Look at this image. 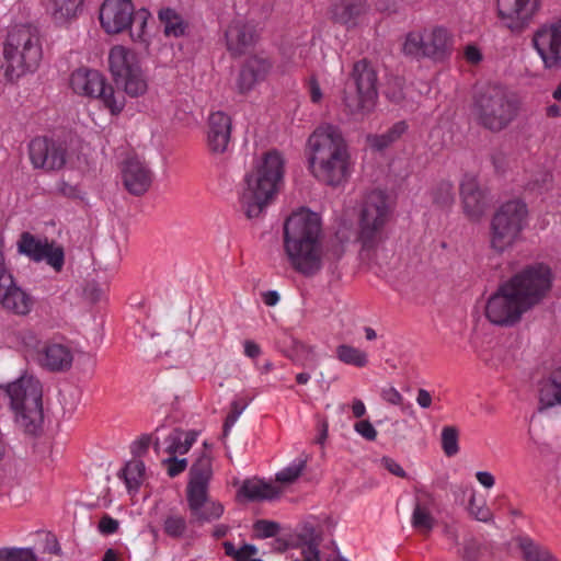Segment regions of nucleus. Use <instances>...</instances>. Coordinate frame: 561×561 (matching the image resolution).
I'll return each instance as SVG.
<instances>
[{
  "instance_id": "4",
  "label": "nucleus",
  "mask_w": 561,
  "mask_h": 561,
  "mask_svg": "<svg viewBox=\"0 0 561 561\" xmlns=\"http://www.w3.org/2000/svg\"><path fill=\"white\" fill-rule=\"evenodd\" d=\"M284 160L277 151L266 152L247 173L240 203L248 218L257 217L273 199L283 178Z\"/></svg>"
},
{
  "instance_id": "24",
  "label": "nucleus",
  "mask_w": 561,
  "mask_h": 561,
  "mask_svg": "<svg viewBox=\"0 0 561 561\" xmlns=\"http://www.w3.org/2000/svg\"><path fill=\"white\" fill-rule=\"evenodd\" d=\"M270 69L271 64L267 59L257 56L249 58L239 75L240 90H250L256 82L265 78Z\"/></svg>"
},
{
  "instance_id": "7",
  "label": "nucleus",
  "mask_w": 561,
  "mask_h": 561,
  "mask_svg": "<svg viewBox=\"0 0 561 561\" xmlns=\"http://www.w3.org/2000/svg\"><path fill=\"white\" fill-rule=\"evenodd\" d=\"M453 47V33L445 26L434 25L409 32L402 44V53L415 60L442 62L450 57Z\"/></svg>"
},
{
  "instance_id": "51",
  "label": "nucleus",
  "mask_w": 561,
  "mask_h": 561,
  "mask_svg": "<svg viewBox=\"0 0 561 561\" xmlns=\"http://www.w3.org/2000/svg\"><path fill=\"white\" fill-rule=\"evenodd\" d=\"M485 549L474 540L466 543L462 558L465 561H484Z\"/></svg>"
},
{
  "instance_id": "59",
  "label": "nucleus",
  "mask_w": 561,
  "mask_h": 561,
  "mask_svg": "<svg viewBox=\"0 0 561 561\" xmlns=\"http://www.w3.org/2000/svg\"><path fill=\"white\" fill-rule=\"evenodd\" d=\"M354 430L357 434L367 440H375L377 437V431L368 420H362L354 425Z\"/></svg>"
},
{
  "instance_id": "13",
  "label": "nucleus",
  "mask_w": 561,
  "mask_h": 561,
  "mask_svg": "<svg viewBox=\"0 0 561 561\" xmlns=\"http://www.w3.org/2000/svg\"><path fill=\"white\" fill-rule=\"evenodd\" d=\"M4 237L0 232V304L3 308L16 313L25 314L30 311L31 299L15 285L11 270L3 253Z\"/></svg>"
},
{
  "instance_id": "17",
  "label": "nucleus",
  "mask_w": 561,
  "mask_h": 561,
  "mask_svg": "<svg viewBox=\"0 0 561 561\" xmlns=\"http://www.w3.org/2000/svg\"><path fill=\"white\" fill-rule=\"evenodd\" d=\"M232 131L231 117L222 112H211L207 119L206 145L213 154H224L229 147Z\"/></svg>"
},
{
  "instance_id": "6",
  "label": "nucleus",
  "mask_w": 561,
  "mask_h": 561,
  "mask_svg": "<svg viewBox=\"0 0 561 561\" xmlns=\"http://www.w3.org/2000/svg\"><path fill=\"white\" fill-rule=\"evenodd\" d=\"M518 107L508 92L500 85H489L474 98L472 115L476 122L491 131L505 129L517 116Z\"/></svg>"
},
{
  "instance_id": "27",
  "label": "nucleus",
  "mask_w": 561,
  "mask_h": 561,
  "mask_svg": "<svg viewBox=\"0 0 561 561\" xmlns=\"http://www.w3.org/2000/svg\"><path fill=\"white\" fill-rule=\"evenodd\" d=\"M539 0H497L499 13L508 19L526 21L533 16Z\"/></svg>"
},
{
  "instance_id": "43",
  "label": "nucleus",
  "mask_w": 561,
  "mask_h": 561,
  "mask_svg": "<svg viewBox=\"0 0 561 561\" xmlns=\"http://www.w3.org/2000/svg\"><path fill=\"white\" fill-rule=\"evenodd\" d=\"M0 561H35V552L32 548L3 547Z\"/></svg>"
},
{
  "instance_id": "18",
  "label": "nucleus",
  "mask_w": 561,
  "mask_h": 561,
  "mask_svg": "<svg viewBox=\"0 0 561 561\" xmlns=\"http://www.w3.org/2000/svg\"><path fill=\"white\" fill-rule=\"evenodd\" d=\"M122 179L125 188L130 194L139 196L150 188L153 173L140 159L129 158L122 167Z\"/></svg>"
},
{
  "instance_id": "42",
  "label": "nucleus",
  "mask_w": 561,
  "mask_h": 561,
  "mask_svg": "<svg viewBox=\"0 0 561 561\" xmlns=\"http://www.w3.org/2000/svg\"><path fill=\"white\" fill-rule=\"evenodd\" d=\"M520 547L526 561H554L548 550L535 545L531 540H523Z\"/></svg>"
},
{
  "instance_id": "21",
  "label": "nucleus",
  "mask_w": 561,
  "mask_h": 561,
  "mask_svg": "<svg viewBox=\"0 0 561 561\" xmlns=\"http://www.w3.org/2000/svg\"><path fill=\"white\" fill-rule=\"evenodd\" d=\"M257 37L255 27L243 19L233 20L226 31V44L233 55L244 54Z\"/></svg>"
},
{
  "instance_id": "36",
  "label": "nucleus",
  "mask_w": 561,
  "mask_h": 561,
  "mask_svg": "<svg viewBox=\"0 0 561 561\" xmlns=\"http://www.w3.org/2000/svg\"><path fill=\"white\" fill-rule=\"evenodd\" d=\"M150 19L151 14L147 9L142 8L134 12L131 16V24L128 26L130 30V37L134 42L148 43L150 38L148 21Z\"/></svg>"
},
{
  "instance_id": "63",
  "label": "nucleus",
  "mask_w": 561,
  "mask_h": 561,
  "mask_svg": "<svg viewBox=\"0 0 561 561\" xmlns=\"http://www.w3.org/2000/svg\"><path fill=\"white\" fill-rule=\"evenodd\" d=\"M320 545H302L301 554L304 557V561H321L320 559Z\"/></svg>"
},
{
  "instance_id": "32",
  "label": "nucleus",
  "mask_w": 561,
  "mask_h": 561,
  "mask_svg": "<svg viewBox=\"0 0 561 561\" xmlns=\"http://www.w3.org/2000/svg\"><path fill=\"white\" fill-rule=\"evenodd\" d=\"M115 83L130 98L144 95L148 91L149 85L141 66L133 72L124 76V78L118 79Z\"/></svg>"
},
{
  "instance_id": "10",
  "label": "nucleus",
  "mask_w": 561,
  "mask_h": 561,
  "mask_svg": "<svg viewBox=\"0 0 561 561\" xmlns=\"http://www.w3.org/2000/svg\"><path fill=\"white\" fill-rule=\"evenodd\" d=\"M33 27L30 24L15 25L8 34L3 46L0 68L9 81H14L25 71L26 55L32 49Z\"/></svg>"
},
{
  "instance_id": "57",
  "label": "nucleus",
  "mask_w": 561,
  "mask_h": 561,
  "mask_svg": "<svg viewBox=\"0 0 561 561\" xmlns=\"http://www.w3.org/2000/svg\"><path fill=\"white\" fill-rule=\"evenodd\" d=\"M254 529L260 537L268 538L275 536L278 533L279 526L277 523L262 519L254 524Z\"/></svg>"
},
{
  "instance_id": "40",
  "label": "nucleus",
  "mask_w": 561,
  "mask_h": 561,
  "mask_svg": "<svg viewBox=\"0 0 561 561\" xmlns=\"http://www.w3.org/2000/svg\"><path fill=\"white\" fill-rule=\"evenodd\" d=\"M442 448L447 457H453L459 451V433L455 426H445L442 430Z\"/></svg>"
},
{
  "instance_id": "48",
  "label": "nucleus",
  "mask_w": 561,
  "mask_h": 561,
  "mask_svg": "<svg viewBox=\"0 0 561 561\" xmlns=\"http://www.w3.org/2000/svg\"><path fill=\"white\" fill-rule=\"evenodd\" d=\"M434 201L443 207L450 206L454 202L453 184L449 182L440 183L434 193Z\"/></svg>"
},
{
  "instance_id": "49",
  "label": "nucleus",
  "mask_w": 561,
  "mask_h": 561,
  "mask_svg": "<svg viewBox=\"0 0 561 561\" xmlns=\"http://www.w3.org/2000/svg\"><path fill=\"white\" fill-rule=\"evenodd\" d=\"M19 253L27 255L30 259L35 260V236L28 231L21 233L18 241Z\"/></svg>"
},
{
  "instance_id": "2",
  "label": "nucleus",
  "mask_w": 561,
  "mask_h": 561,
  "mask_svg": "<svg viewBox=\"0 0 561 561\" xmlns=\"http://www.w3.org/2000/svg\"><path fill=\"white\" fill-rule=\"evenodd\" d=\"M308 163L312 176L320 183L339 187L352 174V158L348 145L339 127L322 124L307 141Z\"/></svg>"
},
{
  "instance_id": "14",
  "label": "nucleus",
  "mask_w": 561,
  "mask_h": 561,
  "mask_svg": "<svg viewBox=\"0 0 561 561\" xmlns=\"http://www.w3.org/2000/svg\"><path fill=\"white\" fill-rule=\"evenodd\" d=\"M76 351L64 337L43 342L37 350V365L49 373H66L71 369Z\"/></svg>"
},
{
  "instance_id": "38",
  "label": "nucleus",
  "mask_w": 561,
  "mask_h": 561,
  "mask_svg": "<svg viewBox=\"0 0 561 561\" xmlns=\"http://www.w3.org/2000/svg\"><path fill=\"white\" fill-rule=\"evenodd\" d=\"M159 19L168 36L179 37L184 33V24L180 15L172 9H163L159 12Z\"/></svg>"
},
{
  "instance_id": "33",
  "label": "nucleus",
  "mask_w": 561,
  "mask_h": 561,
  "mask_svg": "<svg viewBox=\"0 0 561 561\" xmlns=\"http://www.w3.org/2000/svg\"><path fill=\"white\" fill-rule=\"evenodd\" d=\"M407 128L408 126L404 122H398L383 134L368 135L367 144L375 150H383L398 141L407 131Z\"/></svg>"
},
{
  "instance_id": "53",
  "label": "nucleus",
  "mask_w": 561,
  "mask_h": 561,
  "mask_svg": "<svg viewBox=\"0 0 561 561\" xmlns=\"http://www.w3.org/2000/svg\"><path fill=\"white\" fill-rule=\"evenodd\" d=\"M553 176L552 173L545 170L535 176L530 182V188L538 191L539 193L549 191L552 186Z\"/></svg>"
},
{
  "instance_id": "23",
  "label": "nucleus",
  "mask_w": 561,
  "mask_h": 561,
  "mask_svg": "<svg viewBox=\"0 0 561 561\" xmlns=\"http://www.w3.org/2000/svg\"><path fill=\"white\" fill-rule=\"evenodd\" d=\"M67 150L62 142L44 138L37 144V168L57 171L66 163Z\"/></svg>"
},
{
  "instance_id": "29",
  "label": "nucleus",
  "mask_w": 561,
  "mask_h": 561,
  "mask_svg": "<svg viewBox=\"0 0 561 561\" xmlns=\"http://www.w3.org/2000/svg\"><path fill=\"white\" fill-rule=\"evenodd\" d=\"M366 10L367 7L363 1H341L333 5L331 13L335 22L353 26L357 23V20L366 13Z\"/></svg>"
},
{
  "instance_id": "5",
  "label": "nucleus",
  "mask_w": 561,
  "mask_h": 561,
  "mask_svg": "<svg viewBox=\"0 0 561 561\" xmlns=\"http://www.w3.org/2000/svg\"><path fill=\"white\" fill-rule=\"evenodd\" d=\"M528 207L519 198L502 203L493 213L489 226V244L496 253L512 250L528 226Z\"/></svg>"
},
{
  "instance_id": "47",
  "label": "nucleus",
  "mask_w": 561,
  "mask_h": 561,
  "mask_svg": "<svg viewBox=\"0 0 561 561\" xmlns=\"http://www.w3.org/2000/svg\"><path fill=\"white\" fill-rule=\"evenodd\" d=\"M381 398L389 404L400 407L404 413H412V404L405 403L403 396L394 388L387 387L381 390Z\"/></svg>"
},
{
  "instance_id": "30",
  "label": "nucleus",
  "mask_w": 561,
  "mask_h": 561,
  "mask_svg": "<svg viewBox=\"0 0 561 561\" xmlns=\"http://www.w3.org/2000/svg\"><path fill=\"white\" fill-rule=\"evenodd\" d=\"M539 399L545 407L561 405V367L551 371L541 383Z\"/></svg>"
},
{
  "instance_id": "8",
  "label": "nucleus",
  "mask_w": 561,
  "mask_h": 561,
  "mask_svg": "<svg viewBox=\"0 0 561 561\" xmlns=\"http://www.w3.org/2000/svg\"><path fill=\"white\" fill-rule=\"evenodd\" d=\"M392 206L382 191H373L364 199L359 239L365 249H375L386 238L385 227L391 218Z\"/></svg>"
},
{
  "instance_id": "44",
  "label": "nucleus",
  "mask_w": 561,
  "mask_h": 561,
  "mask_svg": "<svg viewBox=\"0 0 561 561\" xmlns=\"http://www.w3.org/2000/svg\"><path fill=\"white\" fill-rule=\"evenodd\" d=\"M468 512L474 519L482 523H489L493 519V514L488 507L486 502L478 500L474 494L469 499Z\"/></svg>"
},
{
  "instance_id": "20",
  "label": "nucleus",
  "mask_w": 561,
  "mask_h": 561,
  "mask_svg": "<svg viewBox=\"0 0 561 561\" xmlns=\"http://www.w3.org/2000/svg\"><path fill=\"white\" fill-rule=\"evenodd\" d=\"M462 209L471 221H479L486 211L489 201L485 192L473 176H466L460 185Z\"/></svg>"
},
{
  "instance_id": "31",
  "label": "nucleus",
  "mask_w": 561,
  "mask_h": 561,
  "mask_svg": "<svg viewBox=\"0 0 561 561\" xmlns=\"http://www.w3.org/2000/svg\"><path fill=\"white\" fill-rule=\"evenodd\" d=\"M240 493L250 501H264L278 496L279 490L263 480L249 479L243 482Z\"/></svg>"
},
{
  "instance_id": "16",
  "label": "nucleus",
  "mask_w": 561,
  "mask_h": 561,
  "mask_svg": "<svg viewBox=\"0 0 561 561\" xmlns=\"http://www.w3.org/2000/svg\"><path fill=\"white\" fill-rule=\"evenodd\" d=\"M135 12L131 0H104L100 8V23L107 34H119L131 24Z\"/></svg>"
},
{
  "instance_id": "39",
  "label": "nucleus",
  "mask_w": 561,
  "mask_h": 561,
  "mask_svg": "<svg viewBox=\"0 0 561 561\" xmlns=\"http://www.w3.org/2000/svg\"><path fill=\"white\" fill-rule=\"evenodd\" d=\"M163 531L175 539L183 538L187 531V520L179 514H169L163 520Z\"/></svg>"
},
{
  "instance_id": "11",
  "label": "nucleus",
  "mask_w": 561,
  "mask_h": 561,
  "mask_svg": "<svg viewBox=\"0 0 561 561\" xmlns=\"http://www.w3.org/2000/svg\"><path fill=\"white\" fill-rule=\"evenodd\" d=\"M352 77L356 93H345L343 102L352 115L364 116L374 108L376 103L377 75L366 60H359L354 65Z\"/></svg>"
},
{
  "instance_id": "12",
  "label": "nucleus",
  "mask_w": 561,
  "mask_h": 561,
  "mask_svg": "<svg viewBox=\"0 0 561 561\" xmlns=\"http://www.w3.org/2000/svg\"><path fill=\"white\" fill-rule=\"evenodd\" d=\"M4 398L8 399L10 408L15 416V424L25 433L34 434L35 424L32 417L31 404L35 402V387L32 377H21L18 380L1 386Z\"/></svg>"
},
{
  "instance_id": "26",
  "label": "nucleus",
  "mask_w": 561,
  "mask_h": 561,
  "mask_svg": "<svg viewBox=\"0 0 561 561\" xmlns=\"http://www.w3.org/2000/svg\"><path fill=\"white\" fill-rule=\"evenodd\" d=\"M37 263L44 262L50 266L54 272L60 273L65 265L64 247L47 238L37 239Z\"/></svg>"
},
{
  "instance_id": "25",
  "label": "nucleus",
  "mask_w": 561,
  "mask_h": 561,
  "mask_svg": "<svg viewBox=\"0 0 561 561\" xmlns=\"http://www.w3.org/2000/svg\"><path fill=\"white\" fill-rule=\"evenodd\" d=\"M190 476L191 478L187 485V493L195 492L197 489L207 491L209 480L213 476L211 456L208 450H203L198 458L194 461Z\"/></svg>"
},
{
  "instance_id": "60",
  "label": "nucleus",
  "mask_w": 561,
  "mask_h": 561,
  "mask_svg": "<svg viewBox=\"0 0 561 561\" xmlns=\"http://www.w3.org/2000/svg\"><path fill=\"white\" fill-rule=\"evenodd\" d=\"M151 443V436L142 435L137 440H135L131 445V453L136 456L135 458H139L144 454L147 453Z\"/></svg>"
},
{
  "instance_id": "52",
  "label": "nucleus",
  "mask_w": 561,
  "mask_h": 561,
  "mask_svg": "<svg viewBox=\"0 0 561 561\" xmlns=\"http://www.w3.org/2000/svg\"><path fill=\"white\" fill-rule=\"evenodd\" d=\"M162 465L165 467L169 477L174 478L186 469L187 460L185 458L179 459L175 456H170L168 459L162 460Z\"/></svg>"
},
{
  "instance_id": "50",
  "label": "nucleus",
  "mask_w": 561,
  "mask_h": 561,
  "mask_svg": "<svg viewBox=\"0 0 561 561\" xmlns=\"http://www.w3.org/2000/svg\"><path fill=\"white\" fill-rule=\"evenodd\" d=\"M182 436L183 432L179 430H174L172 433L168 435L165 438L167 449L165 451L170 456H175L176 454L184 455L182 447Z\"/></svg>"
},
{
  "instance_id": "58",
  "label": "nucleus",
  "mask_w": 561,
  "mask_h": 561,
  "mask_svg": "<svg viewBox=\"0 0 561 561\" xmlns=\"http://www.w3.org/2000/svg\"><path fill=\"white\" fill-rule=\"evenodd\" d=\"M118 528L119 522L107 514L101 517L98 525V530L100 531V534L104 536L115 534L118 530Z\"/></svg>"
},
{
  "instance_id": "35",
  "label": "nucleus",
  "mask_w": 561,
  "mask_h": 561,
  "mask_svg": "<svg viewBox=\"0 0 561 561\" xmlns=\"http://www.w3.org/2000/svg\"><path fill=\"white\" fill-rule=\"evenodd\" d=\"M412 527L421 534L427 535L435 526V518L425 503L416 500L411 516Z\"/></svg>"
},
{
  "instance_id": "46",
  "label": "nucleus",
  "mask_w": 561,
  "mask_h": 561,
  "mask_svg": "<svg viewBox=\"0 0 561 561\" xmlns=\"http://www.w3.org/2000/svg\"><path fill=\"white\" fill-rule=\"evenodd\" d=\"M295 362H299L304 366L317 367L318 358L313 346L298 344L295 348Z\"/></svg>"
},
{
  "instance_id": "62",
  "label": "nucleus",
  "mask_w": 561,
  "mask_h": 561,
  "mask_svg": "<svg viewBox=\"0 0 561 561\" xmlns=\"http://www.w3.org/2000/svg\"><path fill=\"white\" fill-rule=\"evenodd\" d=\"M257 553V549L253 545H243L238 549L236 561H252Z\"/></svg>"
},
{
  "instance_id": "15",
  "label": "nucleus",
  "mask_w": 561,
  "mask_h": 561,
  "mask_svg": "<svg viewBox=\"0 0 561 561\" xmlns=\"http://www.w3.org/2000/svg\"><path fill=\"white\" fill-rule=\"evenodd\" d=\"M533 44L545 68L561 67V21L541 25L534 33Z\"/></svg>"
},
{
  "instance_id": "28",
  "label": "nucleus",
  "mask_w": 561,
  "mask_h": 561,
  "mask_svg": "<svg viewBox=\"0 0 561 561\" xmlns=\"http://www.w3.org/2000/svg\"><path fill=\"white\" fill-rule=\"evenodd\" d=\"M83 0H47L45 8L56 23L65 24L77 18Z\"/></svg>"
},
{
  "instance_id": "1",
  "label": "nucleus",
  "mask_w": 561,
  "mask_h": 561,
  "mask_svg": "<svg viewBox=\"0 0 561 561\" xmlns=\"http://www.w3.org/2000/svg\"><path fill=\"white\" fill-rule=\"evenodd\" d=\"M551 285L550 271L530 266L501 284L485 301L484 316L497 327H513L523 314L540 302Z\"/></svg>"
},
{
  "instance_id": "56",
  "label": "nucleus",
  "mask_w": 561,
  "mask_h": 561,
  "mask_svg": "<svg viewBox=\"0 0 561 561\" xmlns=\"http://www.w3.org/2000/svg\"><path fill=\"white\" fill-rule=\"evenodd\" d=\"M105 287L95 282H87L83 288L84 296L92 302L102 300L105 296Z\"/></svg>"
},
{
  "instance_id": "22",
  "label": "nucleus",
  "mask_w": 561,
  "mask_h": 561,
  "mask_svg": "<svg viewBox=\"0 0 561 561\" xmlns=\"http://www.w3.org/2000/svg\"><path fill=\"white\" fill-rule=\"evenodd\" d=\"M139 67V57L130 48L116 45L110 49L108 68L115 82Z\"/></svg>"
},
{
  "instance_id": "61",
  "label": "nucleus",
  "mask_w": 561,
  "mask_h": 561,
  "mask_svg": "<svg viewBox=\"0 0 561 561\" xmlns=\"http://www.w3.org/2000/svg\"><path fill=\"white\" fill-rule=\"evenodd\" d=\"M466 60L472 65H477L482 60V53L476 45H467L463 49Z\"/></svg>"
},
{
  "instance_id": "19",
  "label": "nucleus",
  "mask_w": 561,
  "mask_h": 561,
  "mask_svg": "<svg viewBox=\"0 0 561 561\" xmlns=\"http://www.w3.org/2000/svg\"><path fill=\"white\" fill-rule=\"evenodd\" d=\"M187 503L191 522L199 526L219 519L225 511L221 503L209 500L207 491L201 489L187 493Z\"/></svg>"
},
{
  "instance_id": "34",
  "label": "nucleus",
  "mask_w": 561,
  "mask_h": 561,
  "mask_svg": "<svg viewBox=\"0 0 561 561\" xmlns=\"http://www.w3.org/2000/svg\"><path fill=\"white\" fill-rule=\"evenodd\" d=\"M146 473V467L141 459L133 458L119 472V478L124 479L129 491H137L141 485Z\"/></svg>"
},
{
  "instance_id": "3",
  "label": "nucleus",
  "mask_w": 561,
  "mask_h": 561,
  "mask_svg": "<svg viewBox=\"0 0 561 561\" xmlns=\"http://www.w3.org/2000/svg\"><path fill=\"white\" fill-rule=\"evenodd\" d=\"M321 219L308 209L293 213L284 225V249L293 267L313 275L322 265Z\"/></svg>"
},
{
  "instance_id": "37",
  "label": "nucleus",
  "mask_w": 561,
  "mask_h": 561,
  "mask_svg": "<svg viewBox=\"0 0 561 561\" xmlns=\"http://www.w3.org/2000/svg\"><path fill=\"white\" fill-rule=\"evenodd\" d=\"M336 357L344 364L365 367L368 364L366 352L354 346L342 344L336 347Z\"/></svg>"
},
{
  "instance_id": "45",
  "label": "nucleus",
  "mask_w": 561,
  "mask_h": 561,
  "mask_svg": "<svg viewBox=\"0 0 561 561\" xmlns=\"http://www.w3.org/2000/svg\"><path fill=\"white\" fill-rule=\"evenodd\" d=\"M37 535L39 536V541L42 545L41 551L43 554L55 557L62 556V549L56 535L46 530L37 531Z\"/></svg>"
},
{
  "instance_id": "55",
  "label": "nucleus",
  "mask_w": 561,
  "mask_h": 561,
  "mask_svg": "<svg viewBox=\"0 0 561 561\" xmlns=\"http://www.w3.org/2000/svg\"><path fill=\"white\" fill-rule=\"evenodd\" d=\"M37 427L44 431H54L57 426V421H53L49 413L44 412L43 403L41 398L37 396Z\"/></svg>"
},
{
  "instance_id": "64",
  "label": "nucleus",
  "mask_w": 561,
  "mask_h": 561,
  "mask_svg": "<svg viewBox=\"0 0 561 561\" xmlns=\"http://www.w3.org/2000/svg\"><path fill=\"white\" fill-rule=\"evenodd\" d=\"M381 461H382L385 468L388 471H390L392 474H394L397 477H401V478L405 477V471L403 470V468L393 459L383 457Z\"/></svg>"
},
{
  "instance_id": "54",
  "label": "nucleus",
  "mask_w": 561,
  "mask_h": 561,
  "mask_svg": "<svg viewBox=\"0 0 561 561\" xmlns=\"http://www.w3.org/2000/svg\"><path fill=\"white\" fill-rule=\"evenodd\" d=\"M299 539L302 545H320L322 535L311 524H306L299 534Z\"/></svg>"
},
{
  "instance_id": "9",
  "label": "nucleus",
  "mask_w": 561,
  "mask_h": 561,
  "mask_svg": "<svg viewBox=\"0 0 561 561\" xmlns=\"http://www.w3.org/2000/svg\"><path fill=\"white\" fill-rule=\"evenodd\" d=\"M70 87L75 93L99 98L113 115H118L125 107V99L116 95L112 85L96 70L79 68L70 76Z\"/></svg>"
},
{
  "instance_id": "41",
  "label": "nucleus",
  "mask_w": 561,
  "mask_h": 561,
  "mask_svg": "<svg viewBox=\"0 0 561 561\" xmlns=\"http://www.w3.org/2000/svg\"><path fill=\"white\" fill-rule=\"evenodd\" d=\"M306 459H298L276 473V481L290 484L295 482L306 469Z\"/></svg>"
}]
</instances>
